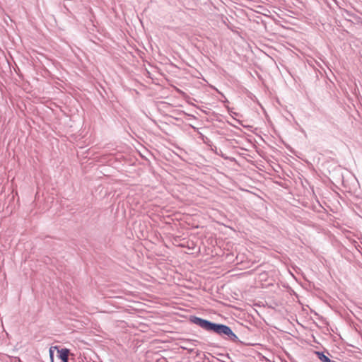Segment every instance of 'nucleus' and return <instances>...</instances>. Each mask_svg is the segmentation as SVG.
<instances>
[{"label":"nucleus","mask_w":362,"mask_h":362,"mask_svg":"<svg viewBox=\"0 0 362 362\" xmlns=\"http://www.w3.org/2000/svg\"><path fill=\"white\" fill-rule=\"evenodd\" d=\"M189 320L190 322L197 325L206 332L215 333L226 339L230 340L235 343L240 342L231 328L226 325L213 322L195 315H190Z\"/></svg>","instance_id":"nucleus-1"},{"label":"nucleus","mask_w":362,"mask_h":362,"mask_svg":"<svg viewBox=\"0 0 362 362\" xmlns=\"http://www.w3.org/2000/svg\"><path fill=\"white\" fill-rule=\"evenodd\" d=\"M197 342L195 339H182L180 347L183 349L187 350L189 353L194 352V349L192 347V346H195Z\"/></svg>","instance_id":"nucleus-2"},{"label":"nucleus","mask_w":362,"mask_h":362,"mask_svg":"<svg viewBox=\"0 0 362 362\" xmlns=\"http://www.w3.org/2000/svg\"><path fill=\"white\" fill-rule=\"evenodd\" d=\"M59 358L62 362H69V350L67 349H62L58 350Z\"/></svg>","instance_id":"nucleus-3"},{"label":"nucleus","mask_w":362,"mask_h":362,"mask_svg":"<svg viewBox=\"0 0 362 362\" xmlns=\"http://www.w3.org/2000/svg\"><path fill=\"white\" fill-rule=\"evenodd\" d=\"M315 354L317 356L318 358L322 361V362H330V359L329 358V357L326 355L324 354L323 352H320V351H315Z\"/></svg>","instance_id":"nucleus-4"},{"label":"nucleus","mask_w":362,"mask_h":362,"mask_svg":"<svg viewBox=\"0 0 362 362\" xmlns=\"http://www.w3.org/2000/svg\"><path fill=\"white\" fill-rule=\"evenodd\" d=\"M345 12H346V15H347L348 16H350V17H351V16H353V17L354 18V19H355L356 21H357V22L362 21V20H361V18L360 17L356 16H354V14L351 13L350 12H349V11H346Z\"/></svg>","instance_id":"nucleus-5"},{"label":"nucleus","mask_w":362,"mask_h":362,"mask_svg":"<svg viewBox=\"0 0 362 362\" xmlns=\"http://www.w3.org/2000/svg\"><path fill=\"white\" fill-rule=\"evenodd\" d=\"M49 356H50V358H51L52 362H53V360H54V352L52 350V348L49 349Z\"/></svg>","instance_id":"nucleus-6"}]
</instances>
